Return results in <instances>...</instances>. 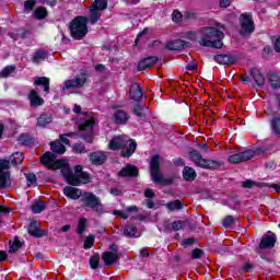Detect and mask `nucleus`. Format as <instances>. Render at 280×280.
<instances>
[{"instance_id": "1", "label": "nucleus", "mask_w": 280, "mask_h": 280, "mask_svg": "<svg viewBox=\"0 0 280 280\" xmlns=\"http://www.w3.org/2000/svg\"><path fill=\"white\" fill-rule=\"evenodd\" d=\"M199 45L201 47H212L214 49H222L224 44V33L215 27H203L198 32Z\"/></svg>"}, {"instance_id": "2", "label": "nucleus", "mask_w": 280, "mask_h": 280, "mask_svg": "<svg viewBox=\"0 0 280 280\" xmlns=\"http://www.w3.org/2000/svg\"><path fill=\"white\" fill-rule=\"evenodd\" d=\"M25 160L23 152L13 153L9 160H0V187L8 189L12 184L10 182V164L21 165Z\"/></svg>"}, {"instance_id": "3", "label": "nucleus", "mask_w": 280, "mask_h": 280, "mask_svg": "<svg viewBox=\"0 0 280 280\" xmlns=\"http://www.w3.org/2000/svg\"><path fill=\"white\" fill-rule=\"evenodd\" d=\"M108 147L113 151L122 150L120 156L130 159L137 151V141L130 139L128 136H116L109 141Z\"/></svg>"}, {"instance_id": "4", "label": "nucleus", "mask_w": 280, "mask_h": 280, "mask_svg": "<svg viewBox=\"0 0 280 280\" xmlns=\"http://www.w3.org/2000/svg\"><path fill=\"white\" fill-rule=\"evenodd\" d=\"M40 163L43 165H46L48 170H61V175L63 178H66L68 185H71V180H73V171L69 168V166H66L65 160H57L56 161V154L51 152H46L40 158Z\"/></svg>"}, {"instance_id": "5", "label": "nucleus", "mask_w": 280, "mask_h": 280, "mask_svg": "<svg viewBox=\"0 0 280 280\" xmlns=\"http://www.w3.org/2000/svg\"><path fill=\"white\" fill-rule=\"evenodd\" d=\"M150 174L152 183L167 187L174 183V178L163 176L161 173V156L154 155L150 162Z\"/></svg>"}, {"instance_id": "6", "label": "nucleus", "mask_w": 280, "mask_h": 280, "mask_svg": "<svg viewBox=\"0 0 280 280\" xmlns=\"http://www.w3.org/2000/svg\"><path fill=\"white\" fill-rule=\"evenodd\" d=\"M80 201L82 207L85 209H92L96 213H104V205H102V199L93 192L84 191L81 195Z\"/></svg>"}, {"instance_id": "7", "label": "nucleus", "mask_w": 280, "mask_h": 280, "mask_svg": "<svg viewBox=\"0 0 280 280\" xmlns=\"http://www.w3.org/2000/svg\"><path fill=\"white\" fill-rule=\"evenodd\" d=\"M70 34L74 40H82L86 34H89V27L86 26V18L77 16L70 23Z\"/></svg>"}, {"instance_id": "8", "label": "nucleus", "mask_w": 280, "mask_h": 280, "mask_svg": "<svg viewBox=\"0 0 280 280\" xmlns=\"http://www.w3.org/2000/svg\"><path fill=\"white\" fill-rule=\"evenodd\" d=\"M188 155L190 161H192L197 167H202V170H218V167H220V162L202 158V154H200L198 150H190Z\"/></svg>"}, {"instance_id": "9", "label": "nucleus", "mask_w": 280, "mask_h": 280, "mask_svg": "<svg viewBox=\"0 0 280 280\" xmlns=\"http://www.w3.org/2000/svg\"><path fill=\"white\" fill-rule=\"evenodd\" d=\"M108 8V0H94L90 7V23L95 25L102 18V12Z\"/></svg>"}, {"instance_id": "10", "label": "nucleus", "mask_w": 280, "mask_h": 280, "mask_svg": "<svg viewBox=\"0 0 280 280\" xmlns=\"http://www.w3.org/2000/svg\"><path fill=\"white\" fill-rule=\"evenodd\" d=\"M241 36H250L255 32V22L252 13H242L240 16Z\"/></svg>"}, {"instance_id": "11", "label": "nucleus", "mask_w": 280, "mask_h": 280, "mask_svg": "<svg viewBox=\"0 0 280 280\" xmlns=\"http://www.w3.org/2000/svg\"><path fill=\"white\" fill-rule=\"evenodd\" d=\"M94 126H95V120L93 119L85 120L83 124L79 126L80 137L84 141H86V143H93Z\"/></svg>"}, {"instance_id": "12", "label": "nucleus", "mask_w": 280, "mask_h": 280, "mask_svg": "<svg viewBox=\"0 0 280 280\" xmlns=\"http://www.w3.org/2000/svg\"><path fill=\"white\" fill-rule=\"evenodd\" d=\"M91 175L89 173L82 171V165L74 166V174L71 180V185L73 187H78V185H86L90 183Z\"/></svg>"}, {"instance_id": "13", "label": "nucleus", "mask_w": 280, "mask_h": 280, "mask_svg": "<svg viewBox=\"0 0 280 280\" xmlns=\"http://www.w3.org/2000/svg\"><path fill=\"white\" fill-rule=\"evenodd\" d=\"M255 156V151L246 150L236 154H232L228 158L229 163L232 165H237L238 163H246V161H250Z\"/></svg>"}, {"instance_id": "14", "label": "nucleus", "mask_w": 280, "mask_h": 280, "mask_svg": "<svg viewBox=\"0 0 280 280\" xmlns=\"http://www.w3.org/2000/svg\"><path fill=\"white\" fill-rule=\"evenodd\" d=\"M84 84H86V75L80 74L73 79L66 80L63 91H69V89H82Z\"/></svg>"}, {"instance_id": "15", "label": "nucleus", "mask_w": 280, "mask_h": 280, "mask_svg": "<svg viewBox=\"0 0 280 280\" xmlns=\"http://www.w3.org/2000/svg\"><path fill=\"white\" fill-rule=\"evenodd\" d=\"M275 244H277V235L269 231L261 237L259 248H275Z\"/></svg>"}, {"instance_id": "16", "label": "nucleus", "mask_w": 280, "mask_h": 280, "mask_svg": "<svg viewBox=\"0 0 280 280\" xmlns=\"http://www.w3.org/2000/svg\"><path fill=\"white\" fill-rule=\"evenodd\" d=\"M120 178H137L139 176V168L135 165H126L118 173Z\"/></svg>"}, {"instance_id": "17", "label": "nucleus", "mask_w": 280, "mask_h": 280, "mask_svg": "<svg viewBox=\"0 0 280 280\" xmlns=\"http://www.w3.org/2000/svg\"><path fill=\"white\" fill-rule=\"evenodd\" d=\"M28 101L31 108H38V106H43V104H45V100L38 95L36 90H31L28 93Z\"/></svg>"}, {"instance_id": "18", "label": "nucleus", "mask_w": 280, "mask_h": 280, "mask_svg": "<svg viewBox=\"0 0 280 280\" xmlns=\"http://www.w3.org/2000/svg\"><path fill=\"white\" fill-rule=\"evenodd\" d=\"M143 97V89L138 83H132L129 89V98L139 102Z\"/></svg>"}, {"instance_id": "19", "label": "nucleus", "mask_w": 280, "mask_h": 280, "mask_svg": "<svg viewBox=\"0 0 280 280\" xmlns=\"http://www.w3.org/2000/svg\"><path fill=\"white\" fill-rule=\"evenodd\" d=\"M249 75L254 80V82H256L257 86H264V84H266V79L264 78L261 70H259L258 68L249 69Z\"/></svg>"}, {"instance_id": "20", "label": "nucleus", "mask_w": 280, "mask_h": 280, "mask_svg": "<svg viewBox=\"0 0 280 280\" xmlns=\"http://www.w3.org/2000/svg\"><path fill=\"white\" fill-rule=\"evenodd\" d=\"M128 119H130V115L124 109H118L114 113L115 124L124 126V125L128 124Z\"/></svg>"}, {"instance_id": "21", "label": "nucleus", "mask_w": 280, "mask_h": 280, "mask_svg": "<svg viewBox=\"0 0 280 280\" xmlns=\"http://www.w3.org/2000/svg\"><path fill=\"white\" fill-rule=\"evenodd\" d=\"M63 194L67 196V198H70L71 200H79V198H82V191L75 187L66 186L63 188Z\"/></svg>"}, {"instance_id": "22", "label": "nucleus", "mask_w": 280, "mask_h": 280, "mask_svg": "<svg viewBox=\"0 0 280 280\" xmlns=\"http://www.w3.org/2000/svg\"><path fill=\"white\" fill-rule=\"evenodd\" d=\"M156 62H159V57L155 56L141 59L138 63V71H145V69L152 67V65H156Z\"/></svg>"}, {"instance_id": "23", "label": "nucleus", "mask_w": 280, "mask_h": 280, "mask_svg": "<svg viewBox=\"0 0 280 280\" xmlns=\"http://www.w3.org/2000/svg\"><path fill=\"white\" fill-rule=\"evenodd\" d=\"M185 47H187V42L183 39H175L166 44V49H170V51H180Z\"/></svg>"}, {"instance_id": "24", "label": "nucleus", "mask_w": 280, "mask_h": 280, "mask_svg": "<svg viewBox=\"0 0 280 280\" xmlns=\"http://www.w3.org/2000/svg\"><path fill=\"white\" fill-rule=\"evenodd\" d=\"M28 235H32L33 237H43L45 235V232L40 230V224L36 221H32L28 226Z\"/></svg>"}, {"instance_id": "25", "label": "nucleus", "mask_w": 280, "mask_h": 280, "mask_svg": "<svg viewBox=\"0 0 280 280\" xmlns=\"http://www.w3.org/2000/svg\"><path fill=\"white\" fill-rule=\"evenodd\" d=\"M102 259L105 264V266H113L115 261L119 259L118 253H112V252H105L102 254Z\"/></svg>"}, {"instance_id": "26", "label": "nucleus", "mask_w": 280, "mask_h": 280, "mask_svg": "<svg viewBox=\"0 0 280 280\" xmlns=\"http://www.w3.org/2000/svg\"><path fill=\"white\" fill-rule=\"evenodd\" d=\"M90 161L93 165H104L106 155L103 152H93L90 154Z\"/></svg>"}, {"instance_id": "27", "label": "nucleus", "mask_w": 280, "mask_h": 280, "mask_svg": "<svg viewBox=\"0 0 280 280\" xmlns=\"http://www.w3.org/2000/svg\"><path fill=\"white\" fill-rule=\"evenodd\" d=\"M213 60L218 62V65H235V59L231 55H215Z\"/></svg>"}, {"instance_id": "28", "label": "nucleus", "mask_w": 280, "mask_h": 280, "mask_svg": "<svg viewBox=\"0 0 280 280\" xmlns=\"http://www.w3.org/2000/svg\"><path fill=\"white\" fill-rule=\"evenodd\" d=\"M268 81L271 89H276V90L280 89V75L277 72L270 71L268 73Z\"/></svg>"}, {"instance_id": "29", "label": "nucleus", "mask_w": 280, "mask_h": 280, "mask_svg": "<svg viewBox=\"0 0 280 280\" xmlns=\"http://www.w3.org/2000/svg\"><path fill=\"white\" fill-rule=\"evenodd\" d=\"M50 150L52 154H65L67 152V148L60 141L50 142Z\"/></svg>"}, {"instance_id": "30", "label": "nucleus", "mask_w": 280, "mask_h": 280, "mask_svg": "<svg viewBox=\"0 0 280 280\" xmlns=\"http://www.w3.org/2000/svg\"><path fill=\"white\" fill-rule=\"evenodd\" d=\"M35 86H44V92L49 93V78L36 77L34 79Z\"/></svg>"}, {"instance_id": "31", "label": "nucleus", "mask_w": 280, "mask_h": 280, "mask_svg": "<svg viewBox=\"0 0 280 280\" xmlns=\"http://www.w3.org/2000/svg\"><path fill=\"white\" fill-rule=\"evenodd\" d=\"M132 113L133 115H136V117H140L141 119H143V117L148 115V107L137 103L133 106Z\"/></svg>"}, {"instance_id": "32", "label": "nucleus", "mask_w": 280, "mask_h": 280, "mask_svg": "<svg viewBox=\"0 0 280 280\" xmlns=\"http://www.w3.org/2000/svg\"><path fill=\"white\" fill-rule=\"evenodd\" d=\"M196 170L189 167V166H185L184 170H183V178L184 180H188V182H191V180H196Z\"/></svg>"}, {"instance_id": "33", "label": "nucleus", "mask_w": 280, "mask_h": 280, "mask_svg": "<svg viewBox=\"0 0 280 280\" xmlns=\"http://www.w3.org/2000/svg\"><path fill=\"white\" fill-rule=\"evenodd\" d=\"M18 141L21 143V145H34V138L30 133H22L18 138Z\"/></svg>"}, {"instance_id": "34", "label": "nucleus", "mask_w": 280, "mask_h": 280, "mask_svg": "<svg viewBox=\"0 0 280 280\" xmlns=\"http://www.w3.org/2000/svg\"><path fill=\"white\" fill-rule=\"evenodd\" d=\"M124 237H137V226L132 224L125 225L122 228Z\"/></svg>"}, {"instance_id": "35", "label": "nucleus", "mask_w": 280, "mask_h": 280, "mask_svg": "<svg viewBox=\"0 0 280 280\" xmlns=\"http://www.w3.org/2000/svg\"><path fill=\"white\" fill-rule=\"evenodd\" d=\"M48 124H51V116L48 114H42L37 119V126L45 128Z\"/></svg>"}, {"instance_id": "36", "label": "nucleus", "mask_w": 280, "mask_h": 280, "mask_svg": "<svg viewBox=\"0 0 280 280\" xmlns=\"http://www.w3.org/2000/svg\"><path fill=\"white\" fill-rule=\"evenodd\" d=\"M47 209V202L45 201H36L32 206L33 213H43Z\"/></svg>"}, {"instance_id": "37", "label": "nucleus", "mask_w": 280, "mask_h": 280, "mask_svg": "<svg viewBox=\"0 0 280 280\" xmlns=\"http://www.w3.org/2000/svg\"><path fill=\"white\" fill-rule=\"evenodd\" d=\"M183 201L175 200L166 203V209H168V211H180V209H183Z\"/></svg>"}, {"instance_id": "38", "label": "nucleus", "mask_w": 280, "mask_h": 280, "mask_svg": "<svg viewBox=\"0 0 280 280\" xmlns=\"http://www.w3.org/2000/svg\"><path fill=\"white\" fill-rule=\"evenodd\" d=\"M34 14L38 21H43V19L47 18V9L45 7H39L35 10Z\"/></svg>"}, {"instance_id": "39", "label": "nucleus", "mask_w": 280, "mask_h": 280, "mask_svg": "<svg viewBox=\"0 0 280 280\" xmlns=\"http://www.w3.org/2000/svg\"><path fill=\"white\" fill-rule=\"evenodd\" d=\"M47 58V52L45 50H37L33 56V62H43Z\"/></svg>"}, {"instance_id": "40", "label": "nucleus", "mask_w": 280, "mask_h": 280, "mask_svg": "<svg viewBox=\"0 0 280 280\" xmlns=\"http://www.w3.org/2000/svg\"><path fill=\"white\" fill-rule=\"evenodd\" d=\"M242 187H244V189H253V187H264V184L247 179L242 183Z\"/></svg>"}, {"instance_id": "41", "label": "nucleus", "mask_w": 280, "mask_h": 280, "mask_svg": "<svg viewBox=\"0 0 280 280\" xmlns=\"http://www.w3.org/2000/svg\"><path fill=\"white\" fill-rule=\"evenodd\" d=\"M90 267L92 270H97V268H100V254H94L90 258Z\"/></svg>"}, {"instance_id": "42", "label": "nucleus", "mask_w": 280, "mask_h": 280, "mask_svg": "<svg viewBox=\"0 0 280 280\" xmlns=\"http://www.w3.org/2000/svg\"><path fill=\"white\" fill-rule=\"evenodd\" d=\"M271 129L275 135H280V117H276L271 120Z\"/></svg>"}, {"instance_id": "43", "label": "nucleus", "mask_w": 280, "mask_h": 280, "mask_svg": "<svg viewBox=\"0 0 280 280\" xmlns=\"http://www.w3.org/2000/svg\"><path fill=\"white\" fill-rule=\"evenodd\" d=\"M10 244V248H9V253H16V250H19V248H21V241H19V237H15L13 240V244L12 242L9 243Z\"/></svg>"}, {"instance_id": "44", "label": "nucleus", "mask_w": 280, "mask_h": 280, "mask_svg": "<svg viewBox=\"0 0 280 280\" xmlns=\"http://www.w3.org/2000/svg\"><path fill=\"white\" fill-rule=\"evenodd\" d=\"M14 71H16V67L15 66H7L1 72L0 75L1 78H8L10 75V73H14Z\"/></svg>"}, {"instance_id": "45", "label": "nucleus", "mask_w": 280, "mask_h": 280, "mask_svg": "<svg viewBox=\"0 0 280 280\" xmlns=\"http://www.w3.org/2000/svg\"><path fill=\"white\" fill-rule=\"evenodd\" d=\"M73 152H77L78 154H86V147L84 143H75L72 147Z\"/></svg>"}, {"instance_id": "46", "label": "nucleus", "mask_w": 280, "mask_h": 280, "mask_svg": "<svg viewBox=\"0 0 280 280\" xmlns=\"http://www.w3.org/2000/svg\"><path fill=\"white\" fill-rule=\"evenodd\" d=\"M86 229V219L82 218L79 220L77 232L79 235H82L84 233V230Z\"/></svg>"}, {"instance_id": "47", "label": "nucleus", "mask_w": 280, "mask_h": 280, "mask_svg": "<svg viewBox=\"0 0 280 280\" xmlns=\"http://www.w3.org/2000/svg\"><path fill=\"white\" fill-rule=\"evenodd\" d=\"M95 244V236L94 235H89L86 238H85V242L83 244V248H93Z\"/></svg>"}, {"instance_id": "48", "label": "nucleus", "mask_w": 280, "mask_h": 280, "mask_svg": "<svg viewBox=\"0 0 280 280\" xmlns=\"http://www.w3.org/2000/svg\"><path fill=\"white\" fill-rule=\"evenodd\" d=\"M222 224L225 229H229V226H233V224H235V217L233 215L225 217Z\"/></svg>"}, {"instance_id": "49", "label": "nucleus", "mask_w": 280, "mask_h": 280, "mask_svg": "<svg viewBox=\"0 0 280 280\" xmlns=\"http://www.w3.org/2000/svg\"><path fill=\"white\" fill-rule=\"evenodd\" d=\"M253 268H255V266L253 265V262H245L241 268H240V272L241 275H244L246 272H250V270H253Z\"/></svg>"}, {"instance_id": "50", "label": "nucleus", "mask_w": 280, "mask_h": 280, "mask_svg": "<svg viewBox=\"0 0 280 280\" xmlns=\"http://www.w3.org/2000/svg\"><path fill=\"white\" fill-rule=\"evenodd\" d=\"M172 21L174 23H180V21H183V13H180L178 10L173 11Z\"/></svg>"}, {"instance_id": "51", "label": "nucleus", "mask_w": 280, "mask_h": 280, "mask_svg": "<svg viewBox=\"0 0 280 280\" xmlns=\"http://www.w3.org/2000/svg\"><path fill=\"white\" fill-rule=\"evenodd\" d=\"M172 226L173 231H183V229H185V221H175L173 222Z\"/></svg>"}, {"instance_id": "52", "label": "nucleus", "mask_w": 280, "mask_h": 280, "mask_svg": "<svg viewBox=\"0 0 280 280\" xmlns=\"http://www.w3.org/2000/svg\"><path fill=\"white\" fill-rule=\"evenodd\" d=\"M34 5H36V0H26L24 2V9L27 12H32V10H34Z\"/></svg>"}, {"instance_id": "53", "label": "nucleus", "mask_w": 280, "mask_h": 280, "mask_svg": "<svg viewBox=\"0 0 280 280\" xmlns=\"http://www.w3.org/2000/svg\"><path fill=\"white\" fill-rule=\"evenodd\" d=\"M25 176H26L28 187L31 185H36V175L34 173L25 174Z\"/></svg>"}, {"instance_id": "54", "label": "nucleus", "mask_w": 280, "mask_h": 280, "mask_svg": "<svg viewBox=\"0 0 280 280\" xmlns=\"http://www.w3.org/2000/svg\"><path fill=\"white\" fill-rule=\"evenodd\" d=\"M203 254L205 252H202V249L196 248L191 253V259H200V257H202Z\"/></svg>"}, {"instance_id": "55", "label": "nucleus", "mask_w": 280, "mask_h": 280, "mask_svg": "<svg viewBox=\"0 0 280 280\" xmlns=\"http://www.w3.org/2000/svg\"><path fill=\"white\" fill-rule=\"evenodd\" d=\"M272 54V47L270 46H265L262 49V56L265 58H268Z\"/></svg>"}, {"instance_id": "56", "label": "nucleus", "mask_w": 280, "mask_h": 280, "mask_svg": "<svg viewBox=\"0 0 280 280\" xmlns=\"http://www.w3.org/2000/svg\"><path fill=\"white\" fill-rule=\"evenodd\" d=\"M186 38H188V40H196V38H198V34L194 31H189L186 33Z\"/></svg>"}, {"instance_id": "57", "label": "nucleus", "mask_w": 280, "mask_h": 280, "mask_svg": "<svg viewBox=\"0 0 280 280\" xmlns=\"http://www.w3.org/2000/svg\"><path fill=\"white\" fill-rule=\"evenodd\" d=\"M59 139H60V141L63 142L66 145H69L70 141H69V138H68L67 133L60 135V136H59Z\"/></svg>"}, {"instance_id": "58", "label": "nucleus", "mask_w": 280, "mask_h": 280, "mask_svg": "<svg viewBox=\"0 0 280 280\" xmlns=\"http://www.w3.org/2000/svg\"><path fill=\"white\" fill-rule=\"evenodd\" d=\"M144 196L145 198H154V190H152L151 188L145 189Z\"/></svg>"}, {"instance_id": "59", "label": "nucleus", "mask_w": 280, "mask_h": 280, "mask_svg": "<svg viewBox=\"0 0 280 280\" xmlns=\"http://www.w3.org/2000/svg\"><path fill=\"white\" fill-rule=\"evenodd\" d=\"M115 215H119L120 218H122L124 220H128V214H126L125 212H122L121 210H116Z\"/></svg>"}, {"instance_id": "60", "label": "nucleus", "mask_w": 280, "mask_h": 280, "mask_svg": "<svg viewBox=\"0 0 280 280\" xmlns=\"http://www.w3.org/2000/svg\"><path fill=\"white\" fill-rule=\"evenodd\" d=\"M231 0H220V8H229Z\"/></svg>"}, {"instance_id": "61", "label": "nucleus", "mask_w": 280, "mask_h": 280, "mask_svg": "<svg viewBox=\"0 0 280 280\" xmlns=\"http://www.w3.org/2000/svg\"><path fill=\"white\" fill-rule=\"evenodd\" d=\"M241 82H243V84H248V82H250V77L246 74L241 75Z\"/></svg>"}, {"instance_id": "62", "label": "nucleus", "mask_w": 280, "mask_h": 280, "mask_svg": "<svg viewBox=\"0 0 280 280\" xmlns=\"http://www.w3.org/2000/svg\"><path fill=\"white\" fill-rule=\"evenodd\" d=\"M186 71H196V63L191 62L186 66Z\"/></svg>"}, {"instance_id": "63", "label": "nucleus", "mask_w": 280, "mask_h": 280, "mask_svg": "<svg viewBox=\"0 0 280 280\" xmlns=\"http://www.w3.org/2000/svg\"><path fill=\"white\" fill-rule=\"evenodd\" d=\"M183 244L184 246H191L194 244V238H185Z\"/></svg>"}, {"instance_id": "64", "label": "nucleus", "mask_w": 280, "mask_h": 280, "mask_svg": "<svg viewBox=\"0 0 280 280\" xmlns=\"http://www.w3.org/2000/svg\"><path fill=\"white\" fill-rule=\"evenodd\" d=\"M5 259H8V253L0 250V261H5Z\"/></svg>"}]
</instances>
